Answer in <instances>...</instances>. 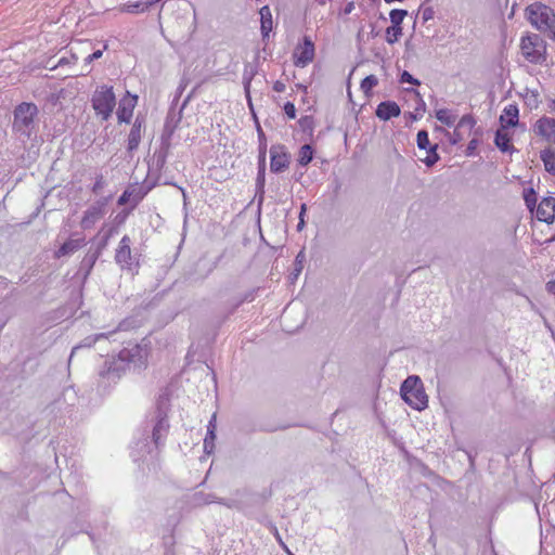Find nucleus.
I'll use <instances>...</instances> for the list:
<instances>
[{
    "label": "nucleus",
    "instance_id": "obj_1",
    "mask_svg": "<svg viewBox=\"0 0 555 555\" xmlns=\"http://www.w3.org/2000/svg\"><path fill=\"white\" fill-rule=\"evenodd\" d=\"M147 356L146 345L129 344L119 351L116 358L105 361L103 369L99 373L100 377L106 379L107 383H117L131 364L137 367L143 366Z\"/></svg>",
    "mask_w": 555,
    "mask_h": 555
},
{
    "label": "nucleus",
    "instance_id": "obj_2",
    "mask_svg": "<svg viewBox=\"0 0 555 555\" xmlns=\"http://www.w3.org/2000/svg\"><path fill=\"white\" fill-rule=\"evenodd\" d=\"M402 400L412 409L423 411L428 406V396L422 379L417 375L408 376L400 387Z\"/></svg>",
    "mask_w": 555,
    "mask_h": 555
},
{
    "label": "nucleus",
    "instance_id": "obj_3",
    "mask_svg": "<svg viewBox=\"0 0 555 555\" xmlns=\"http://www.w3.org/2000/svg\"><path fill=\"white\" fill-rule=\"evenodd\" d=\"M38 108L34 103L23 102L14 109L13 130L29 138L35 129Z\"/></svg>",
    "mask_w": 555,
    "mask_h": 555
},
{
    "label": "nucleus",
    "instance_id": "obj_4",
    "mask_svg": "<svg viewBox=\"0 0 555 555\" xmlns=\"http://www.w3.org/2000/svg\"><path fill=\"white\" fill-rule=\"evenodd\" d=\"M92 107L102 120H108L116 106V96L113 87L102 85L98 87L91 99Z\"/></svg>",
    "mask_w": 555,
    "mask_h": 555
},
{
    "label": "nucleus",
    "instance_id": "obj_5",
    "mask_svg": "<svg viewBox=\"0 0 555 555\" xmlns=\"http://www.w3.org/2000/svg\"><path fill=\"white\" fill-rule=\"evenodd\" d=\"M530 23L540 30H548L555 27L554 11L542 3H534L527 8Z\"/></svg>",
    "mask_w": 555,
    "mask_h": 555
},
{
    "label": "nucleus",
    "instance_id": "obj_6",
    "mask_svg": "<svg viewBox=\"0 0 555 555\" xmlns=\"http://www.w3.org/2000/svg\"><path fill=\"white\" fill-rule=\"evenodd\" d=\"M524 57L533 64H543L546 61L545 47L538 35L522 38L520 44Z\"/></svg>",
    "mask_w": 555,
    "mask_h": 555
},
{
    "label": "nucleus",
    "instance_id": "obj_7",
    "mask_svg": "<svg viewBox=\"0 0 555 555\" xmlns=\"http://www.w3.org/2000/svg\"><path fill=\"white\" fill-rule=\"evenodd\" d=\"M106 214V203L105 201H99L95 204L91 205L85 212L80 220V227L83 230H89L93 228V225L100 221Z\"/></svg>",
    "mask_w": 555,
    "mask_h": 555
},
{
    "label": "nucleus",
    "instance_id": "obj_8",
    "mask_svg": "<svg viewBox=\"0 0 555 555\" xmlns=\"http://www.w3.org/2000/svg\"><path fill=\"white\" fill-rule=\"evenodd\" d=\"M314 44L311 39L306 36L302 44H299L294 51V64L297 67H306L313 61Z\"/></svg>",
    "mask_w": 555,
    "mask_h": 555
},
{
    "label": "nucleus",
    "instance_id": "obj_9",
    "mask_svg": "<svg viewBox=\"0 0 555 555\" xmlns=\"http://www.w3.org/2000/svg\"><path fill=\"white\" fill-rule=\"evenodd\" d=\"M132 255H131V238L124 235L115 251V261L121 269H131Z\"/></svg>",
    "mask_w": 555,
    "mask_h": 555
},
{
    "label": "nucleus",
    "instance_id": "obj_10",
    "mask_svg": "<svg viewBox=\"0 0 555 555\" xmlns=\"http://www.w3.org/2000/svg\"><path fill=\"white\" fill-rule=\"evenodd\" d=\"M270 169L272 172H281L288 167L289 155L284 151V146L273 145L270 150Z\"/></svg>",
    "mask_w": 555,
    "mask_h": 555
},
{
    "label": "nucleus",
    "instance_id": "obj_11",
    "mask_svg": "<svg viewBox=\"0 0 555 555\" xmlns=\"http://www.w3.org/2000/svg\"><path fill=\"white\" fill-rule=\"evenodd\" d=\"M534 131L547 142L555 143V118L541 117L534 125Z\"/></svg>",
    "mask_w": 555,
    "mask_h": 555
},
{
    "label": "nucleus",
    "instance_id": "obj_12",
    "mask_svg": "<svg viewBox=\"0 0 555 555\" xmlns=\"http://www.w3.org/2000/svg\"><path fill=\"white\" fill-rule=\"evenodd\" d=\"M138 96L137 95H130L129 92H127V96L122 98L119 102L118 111H117V117L119 122H129L133 108L137 105Z\"/></svg>",
    "mask_w": 555,
    "mask_h": 555
},
{
    "label": "nucleus",
    "instance_id": "obj_13",
    "mask_svg": "<svg viewBox=\"0 0 555 555\" xmlns=\"http://www.w3.org/2000/svg\"><path fill=\"white\" fill-rule=\"evenodd\" d=\"M144 132V118L137 116L129 135H128V144L127 150L129 153H132L139 147V144L141 142L142 134Z\"/></svg>",
    "mask_w": 555,
    "mask_h": 555
},
{
    "label": "nucleus",
    "instance_id": "obj_14",
    "mask_svg": "<svg viewBox=\"0 0 555 555\" xmlns=\"http://www.w3.org/2000/svg\"><path fill=\"white\" fill-rule=\"evenodd\" d=\"M537 218L540 221L552 223L555 219V198L545 197L537 208Z\"/></svg>",
    "mask_w": 555,
    "mask_h": 555
},
{
    "label": "nucleus",
    "instance_id": "obj_15",
    "mask_svg": "<svg viewBox=\"0 0 555 555\" xmlns=\"http://www.w3.org/2000/svg\"><path fill=\"white\" fill-rule=\"evenodd\" d=\"M168 429L169 423L167 416L165 413L159 411L156 417V424L153 427V440L156 447H158L163 439L167 436Z\"/></svg>",
    "mask_w": 555,
    "mask_h": 555
},
{
    "label": "nucleus",
    "instance_id": "obj_16",
    "mask_svg": "<svg viewBox=\"0 0 555 555\" xmlns=\"http://www.w3.org/2000/svg\"><path fill=\"white\" fill-rule=\"evenodd\" d=\"M401 113L399 105L393 101H385L378 104L376 108V116L380 120H389L392 117H398Z\"/></svg>",
    "mask_w": 555,
    "mask_h": 555
},
{
    "label": "nucleus",
    "instance_id": "obj_17",
    "mask_svg": "<svg viewBox=\"0 0 555 555\" xmlns=\"http://www.w3.org/2000/svg\"><path fill=\"white\" fill-rule=\"evenodd\" d=\"M518 107L516 105H507L503 114L500 116V122L503 129L515 127L518 124Z\"/></svg>",
    "mask_w": 555,
    "mask_h": 555
},
{
    "label": "nucleus",
    "instance_id": "obj_18",
    "mask_svg": "<svg viewBox=\"0 0 555 555\" xmlns=\"http://www.w3.org/2000/svg\"><path fill=\"white\" fill-rule=\"evenodd\" d=\"M85 245V238H70L66 241L54 254L55 258L73 255Z\"/></svg>",
    "mask_w": 555,
    "mask_h": 555
},
{
    "label": "nucleus",
    "instance_id": "obj_19",
    "mask_svg": "<svg viewBox=\"0 0 555 555\" xmlns=\"http://www.w3.org/2000/svg\"><path fill=\"white\" fill-rule=\"evenodd\" d=\"M509 142H511V138L505 132V129H503L501 127V129L496 130L495 137H494V143L501 152L506 153L513 149V146L511 145Z\"/></svg>",
    "mask_w": 555,
    "mask_h": 555
},
{
    "label": "nucleus",
    "instance_id": "obj_20",
    "mask_svg": "<svg viewBox=\"0 0 555 555\" xmlns=\"http://www.w3.org/2000/svg\"><path fill=\"white\" fill-rule=\"evenodd\" d=\"M540 158L543 162L545 171L555 176V151L552 149H545L540 152Z\"/></svg>",
    "mask_w": 555,
    "mask_h": 555
},
{
    "label": "nucleus",
    "instance_id": "obj_21",
    "mask_svg": "<svg viewBox=\"0 0 555 555\" xmlns=\"http://www.w3.org/2000/svg\"><path fill=\"white\" fill-rule=\"evenodd\" d=\"M260 20H261V34L263 37L269 36V33L272 30V15L268 5H264L260 9Z\"/></svg>",
    "mask_w": 555,
    "mask_h": 555
},
{
    "label": "nucleus",
    "instance_id": "obj_22",
    "mask_svg": "<svg viewBox=\"0 0 555 555\" xmlns=\"http://www.w3.org/2000/svg\"><path fill=\"white\" fill-rule=\"evenodd\" d=\"M216 415L214 414L207 426V435L204 440V449L207 453H211L215 447L214 441L216 439Z\"/></svg>",
    "mask_w": 555,
    "mask_h": 555
},
{
    "label": "nucleus",
    "instance_id": "obj_23",
    "mask_svg": "<svg viewBox=\"0 0 555 555\" xmlns=\"http://www.w3.org/2000/svg\"><path fill=\"white\" fill-rule=\"evenodd\" d=\"M152 7L150 0H140L124 5L122 11L131 14H138L147 11Z\"/></svg>",
    "mask_w": 555,
    "mask_h": 555
},
{
    "label": "nucleus",
    "instance_id": "obj_24",
    "mask_svg": "<svg viewBox=\"0 0 555 555\" xmlns=\"http://www.w3.org/2000/svg\"><path fill=\"white\" fill-rule=\"evenodd\" d=\"M476 121L472 115H464L457 122V132L464 131L465 134H469L474 128Z\"/></svg>",
    "mask_w": 555,
    "mask_h": 555
},
{
    "label": "nucleus",
    "instance_id": "obj_25",
    "mask_svg": "<svg viewBox=\"0 0 555 555\" xmlns=\"http://www.w3.org/2000/svg\"><path fill=\"white\" fill-rule=\"evenodd\" d=\"M312 147L309 144H305L300 147L298 163L301 166H307L312 160Z\"/></svg>",
    "mask_w": 555,
    "mask_h": 555
},
{
    "label": "nucleus",
    "instance_id": "obj_26",
    "mask_svg": "<svg viewBox=\"0 0 555 555\" xmlns=\"http://www.w3.org/2000/svg\"><path fill=\"white\" fill-rule=\"evenodd\" d=\"M305 259H306L305 253L302 250L299 251L298 255L295 258L294 270H293V272L291 274L292 281H295L299 276V274L301 273V271L304 269Z\"/></svg>",
    "mask_w": 555,
    "mask_h": 555
},
{
    "label": "nucleus",
    "instance_id": "obj_27",
    "mask_svg": "<svg viewBox=\"0 0 555 555\" xmlns=\"http://www.w3.org/2000/svg\"><path fill=\"white\" fill-rule=\"evenodd\" d=\"M408 15L406 10L393 9L390 11L389 17L391 26L401 27L404 17Z\"/></svg>",
    "mask_w": 555,
    "mask_h": 555
},
{
    "label": "nucleus",
    "instance_id": "obj_28",
    "mask_svg": "<svg viewBox=\"0 0 555 555\" xmlns=\"http://www.w3.org/2000/svg\"><path fill=\"white\" fill-rule=\"evenodd\" d=\"M436 118L448 127L454 125L456 117L451 115L448 109L441 108L436 112Z\"/></svg>",
    "mask_w": 555,
    "mask_h": 555
},
{
    "label": "nucleus",
    "instance_id": "obj_29",
    "mask_svg": "<svg viewBox=\"0 0 555 555\" xmlns=\"http://www.w3.org/2000/svg\"><path fill=\"white\" fill-rule=\"evenodd\" d=\"M402 35V27L389 26L386 28V41L389 44H393L399 40V37Z\"/></svg>",
    "mask_w": 555,
    "mask_h": 555
},
{
    "label": "nucleus",
    "instance_id": "obj_30",
    "mask_svg": "<svg viewBox=\"0 0 555 555\" xmlns=\"http://www.w3.org/2000/svg\"><path fill=\"white\" fill-rule=\"evenodd\" d=\"M101 338H106V334L105 333H100V334H96L94 336H88L86 337L81 345L79 346H76L73 350H72V353H70V358L74 356V353L76 352L77 349H79L80 347H91L93 344H95L96 340L101 339Z\"/></svg>",
    "mask_w": 555,
    "mask_h": 555
},
{
    "label": "nucleus",
    "instance_id": "obj_31",
    "mask_svg": "<svg viewBox=\"0 0 555 555\" xmlns=\"http://www.w3.org/2000/svg\"><path fill=\"white\" fill-rule=\"evenodd\" d=\"M417 146L420 150L428 151L433 146L429 142L428 132L426 130H420L416 138Z\"/></svg>",
    "mask_w": 555,
    "mask_h": 555
},
{
    "label": "nucleus",
    "instance_id": "obj_32",
    "mask_svg": "<svg viewBox=\"0 0 555 555\" xmlns=\"http://www.w3.org/2000/svg\"><path fill=\"white\" fill-rule=\"evenodd\" d=\"M524 199L527 207L532 210L537 203V194L532 188L524 190Z\"/></svg>",
    "mask_w": 555,
    "mask_h": 555
},
{
    "label": "nucleus",
    "instance_id": "obj_33",
    "mask_svg": "<svg viewBox=\"0 0 555 555\" xmlns=\"http://www.w3.org/2000/svg\"><path fill=\"white\" fill-rule=\"evenodd\" d=\"M437 149H438V144H435V145L430 146L429 150L427 151L428 155L424 159V163L427 167L434 166L439 160L440 157L437 153Z\"/></svg>",
    "mask_w": 555,
    "mask_h": 555
},
{
    "label": "nucleus",
    "instance_id": "obj_34",
    "mask_svg": "<svg viewBox=\"0 0 555 555\" xmlns=\"http://www.w3.org/2000/svg\"><path fill=\"white\" fill-rule=\"evenodd\" d=\"M378 79L374 75L366 76L362 82H361V89L365 94H369V92L377 85Z\"/></svg>",
    "mask_w": 555,
    "mask_h": 555
},
{
    "label": "nucleus",
    "instance_id": "obj_35",
    "mask_svg": "<svg viewBox=\"0 0 555 555\" xmlns=\"http://www.w3.org/2000/svg\"><path fill=\"white\" fill-rule=\"evenodd\" d=\"M100 255H101V254H100V250H94V251H91V250H90V251L86 255V257H85V259H83L82 263H83V264H86V266H88V268H89V270H90V269H92V267L94 266V263H95V261L98 260V258L100 257Z\"/></svg>",
    "mask_w": 555,
    "mask_h": 555
},
{
    "label": "nucleus",
    "instance_id": "obj_36",
    "mask_svg": "<svg viewBox=\"0 0 555 555\" xmlns=\"http://www.w3.org/2000/svg\"><path fill=\"white\" fill-rule=\"evenodd\" d=\"M414 96L416 98V106H415V112L417 114H420L422 116V114L426 111V103L423 101V99L421 98L418 91H416L415 89H411L410 90Z\"/></svg>",
    "mask_w": 555,
    "mask_h": 555
},
{
    "label": "nucleus",
    "instance_id": "obj_37",
    "mask_svg": "<svg viewBox=\"0 0 555 555\" xmlns=\"http://www.w3.org/2000/svg\"><path fill=\"white\" fill-rule=\"evenodd\" d=\"M400 82H406L414 86L421 85L420 80L414 78L408 70H403V73L400 76Z\"/></svg>",
    "mask_w": 555,
    "mask_h": 555
},
{
    "label": "nucleus",
    "instance_id": "obj_38",
    "mask_svg": "<svg viewBox=\"0 0 555 555\" xmlns=\"http://www.w3.org/2000/svg\"><path fill=\"white\" fill-rule=\"evenodd\" d=\"M113 233V229L108 230V232L102 237V240L100 241L98 247L95 250H100V254L102 253L103 249L106 248L107 244H108V240L111 237Z\"/></svg>",
    "mask_w": 555,
    "mask_h": 555
},
{
    "label": "nucleus",
    "instance_id": "obj_39",
    "mask_svg": "<svg viewBox=\"0 0 555 555\" xmlns=\"http://www.w3.org/2000/svg\"><path fill=\"white\" fill-rule=\"evenodd\" d=\"M284 112L288 116V118L294 119L296 117V107L293 103L287 102L284 105Z\"/></svg>",
    "mask_w": 555,
    "mask_h": 555
},
{
    "label": "nucleus",
    "instance_id": "obj_40",
    "mask_svg": "<svg viewBox=\"0 0 555 555\" xmlns=\"http://www.w3.org/2000/svg\"><path fill=\"white\" fill-rule=\"evenodd\" d=\"M479 144V141L478 139H472L467 145V149H466V154L468 156L473 155L474 154V151L477 149Z\"/></svg>",
    "mask_w": 555,
    "mask_h": 555
},
{
    "label": "nucleus",
    "instance_id": "obj_41",
    "mask_svg": "<svg viewBox=\"0 0 555 555\" xmlns=\"http://www.w3.org/2000/svg\"><path fill=\"white\" fill-rule=\"evenodd\" d=\"M103 186H104V179L102 176H99L96 178V181H95L93 188H92V191L94 193H99L103 189Z\"/></svg>",
    "mask_w": 555,
    "mask_h": 555
},
{
    "label": "nucleus",
    "instance_id": "obj_42",
    "mask_svg": "<svg viewBox=\"0 0 555 555\" xmlns=\"http://www.w3.org/2000/svg\"><path fill=\"white\" fill-rule=\"evenodd\" d=\"M453 135H454V138L451 140L452 144H456V143L463 141L465 138L464 131L457 132V127H455Z\"/></svg>",
    "mask_w": 555,
    "mask_h": 555
},
{
    "label": "nucleus",
    "instance_id": "obj_43",
    "mask_svg": "<svg viewBox=\"0 0 555 555\" xmlns=\"http://www.w3.org/2000/svg\"><path fill=\"white\" fill-rule=\"evenodd\" d=\"M102 54H103L102 50H96L92 54L88 55L85 59V62L90 64L92 61L100 59L102 56Z\"/></svg>",
    "mask_w": 555,
    "mask_h": 555
},
{
    "label": "nucleus",
    "instance_id": "obj_44",
    "mask_svg": "<svg viewBox=\"0 0 555 555\" xmlns=\"http://www.w3.org/2000/svg\"><path fill=\"white\" fill-rule=\"evenodd\" d=\"M257 133H258V138H259V150H261V146H263V143L267 144V139H266L264 132L262 131L259 124L257 125Z\"/></svg>",
    "mask_w": 555,
    "mask_h": 555
},
{
    "label": "nucleus",
    "instance_id": "obj_45",
    "mask_svg": "<svg viewBox=\"0 0 555 555\" xmlns=\"http://www.w3.org/2000/svg\"><path fill=\"white\" fill-rule=\"evenodd\" d=\"M130 193L125 191L118 198V205H125L129 199Z\"/></svg>",
    "mask_w": 555,
    "mask_h": 555
},
{
    "label": "nucleus",
    "instance_id": "obj_46",
    "mask_svg": "<svg viewBox=\"0 0 555 555\" xmlns=\"http://www.w3.org/2000/svg\"><path fill=\"white\" fill-rule=\"evenodd\" d=\"M433 10L431 9H425L424 12H423V20L426 22L428 20H430L433 17Z\"/></svg>",
    "mask_w": 555,
    "mask_h": 555
},
{
    "label": "nucleus",
    "instance_id": "obj_47",
    "mask_svg": "<svg viewBox=\"0 0 555 555\" xmlns=\"http://www.w3.org/2000/svg\"><path fill=\"white\" fill-rule=\"evenodd\" d=\"M266 150H267V144L263 143V146H261V150H259V158L262 162H264V158H266Z\"/></svg>",
    "mask_w": 555,
    "mask_h": 555
},
{
    "label": "nucleus",
    "instance_id": "obj_48",
    "mask_svg": "<svg viewBox=\"0 0 555 555\" xmlns=\"http://www.w3.org/2000/svg\"><path fill=\"white\" fill-rule=\"evenodd\" d=\"M546 288L551 294L555 296V281L548 282Z\"/></svg>",
    "mask_w": 555,
    "mask_h": 555
},
{
    "label": "nucleus",
    "instance_id": "obj_49",
    "mask_svg": "<svg viewBox=\"0 0 555 555\" xmlns=\"http://www.w3.org/2000/svg\"><path fill=\"white\" fill-rule=\"evenodd\" d=\"M548 107L552 112L555 113V98L554 99H548Z\"/></svg>",
    "mask_w": 555,
    "mask_h": 555
},
{
    "label": "nucleus",
    "instance_id": "obj_50",
    "mask_svg": "<svg viewBox=\"0 0 555 555\" xmlns=\"http://www.w3.org/2000/svg\"><path fill=\"white\" fill-rule=\"evenodd\" d=\"M263 181H264V178H263V169H262V170H259V175H258V182H261V186H263Z\"/></svg>",
    "mask_w": 555,
    "mask_h": 555
},
{
    "label": "nucleus",
    "instance_id": "obj_51",
    "mask_svg": "<svg viewBox=\"0 0 555 555\" xmlns=\"http://www.w3.org/2000/svg\"><path fill=\"white\" fill-rule=\"evenodd\" d=\"M299 223L297 225V229L300 231L302 228H304V224H305V221H304V218L302 217H299Z\"/></svg>",
    "mask_w": 555,
    "mask_h": 555
},
{
    "label": "nucleus",
    "instance_id": "obj_52",
    "mask_svg": "<svg viewBox=\"0 0 555 555\" xmlns=\"http://www.w3.org/2000/svg\"><path fill=\"white\" fill-rule=\"evenodd\" d=\"M409 115H410V117H411L413 120H416L418 117H421V115H420V114H417L415 111H414V113H410Z\"/></svg>",
    "mask_w": 555,
    "mask_h": 555
},
{
    "label": "nucleus",
    "instance_id": "obj_53",
    "mask_svg": "<svg viewBox=\"0 0 555 555\" xmlns=\"http://www.w3.org/2000/svg\"><path fill=\"white\" fill-rule=\"evenodd\" d=\"M305 211H306V204H302V205H301V208H300V215H299V217H302V218H304V214H305Z\"/></svg>",
    "mask_w": 555,
    "mask_h": 555
},
{
    "label": "nucleus",
    "instance_id": "obj_54",
    "mask_svg": "<svg viewBox=\"0 0 555 555\" xmlns=\"http://www.w3.org/2000/svg\"><path fill=\"white\" fill-rule=\"evenodd\" d=\"M274 90H275V91H279V92H280V91H282V88H281V86H280V83H279V82H276V83H275V86H274Z\"/></svg>",
    "mask_w": 555,
    "mask_h": 555
},
{
    "label": "nucleus",
    "instance_id": "obj_55",
    "mask_svg": "<svg viewBox=\"0 0 555 555\" xmlns=\"http://www.w3.org/2000/svg\"><path fill=\"white\" fill-rule=\"evenodd\" d=\"M352 9H353V3L349 2V7H348L349 13L352 11Z\"/></svg>",
    "mask_w": 555,
    "mask_h": 555
},
{
    "label": "nucleus",
    "instance_id": "obj_56",
    "mask_svg": "<svg viewBox=\"0 0 555 555\" xmlns=\"http://www.w3.org/2000/svg\"><path fill=\"white\" fill-rule=\"evenodd\" d=\"M344 142L347 144V132L344 133Z\"/></svg>",
    "mask_w": 555,
    "mask_h": 555
},
{
    "label": "nucleus",
    "instance_id": "obj_57",
    "mask_svg": "<svg viewBox=\"0 0 555 555\" xmlns=\"http://www.w3.org/2000/svg\"><path fill=\"white\" fill-rule=\"evenodd\" d=\"M341 13L347 14V8L343 9Z\"/></svg>",
    "mask_w": 555,
    "mask_h": 555
},
{
    "label": "nucleus",
    "instance_id": "obj_58",
    "mask_svg": "<svg viewBox=\"0 0 555 555\" xmlns=\"http://www.w3.org/2000/svg\"><path fill=\"white\" fill-rule=\"evenodd\" d=\"M548 242H555V235L548 240Z\"/></svg>",
    "mask_w": 555,
    "mask_h": 555
}]
</instances>
